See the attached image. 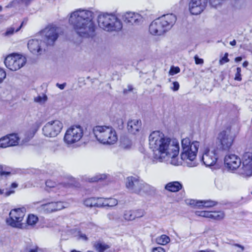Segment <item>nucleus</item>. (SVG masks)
Masks as SVG:
<instances>
[{
    "label": "nucleus",
    "mask_w": 252,
    "mask_h": 252,
    "mask_svg": "<svg viewBox=\"0 0 252 252\" xmlns=\"http://www.w3.org/2000/svg\"><path fill=\"white\" fill-rule=\"evenodd\" d=\"M149 147L153 152V158L158 161H165L168 155L179 154V142L165 137L159 131L152 132L149 135Z\"/></svg>",
    "instance_id": "obj_1"
},
{
    "label": "nucleus",
    "mask_w": 252,
    "mask_h": 252,
    "mask_svg": "<svg viewBox=\"0 0 252 252\" xmlns=\"http://www.w3.org/2000/svg\"><path fill=\"white\" fill-rule=\"evenodd\" d=\"M93 18L94 13L92 11L80 8L71 13L69 22L79 36H93L95 32Z\"/></svg>",
    "instance_id": "obj_2"
},
{
    "label": "nucleus",
    "mask_w": 252,
    "mask_h": 252,
    "mask_svg": "<svg viewBox=\"0 0 252 252\" xmlns=\"http://www.w3.org/2000/svg\"><path fill=\"white\" fill-rule=\"evenodd\" d=\"M176 20L174 14L164 15L151 23L149 26V32L153 35H162L171 29Z\"/></svg>",
    "instance_id": "obj_3"
},
{
    "label": "nucleus",
    "mask_w": 252,
    "mask_h": 252,
    "mask_svg": "<svg viewBox=\"0 0 252 252\" xmlns=\"http://www.w3.org/2000/svg\"><path fill=\"white\" fill-rule=\"evenodd\" d=\"M181 144V159L187 162L188 166H195L196 163L194 162V160L196 157V154L199 146V142L197 141H194L191 143L189 138H185L182 139Z\"/></svg>",
    "instance_id": "obj_4"
},
{
    "label": "nucleus",
    "mask_w": 252,
    "mask_h": 252,
    "mask_svg": "<svg viewBox=\"0 0 252 252\" xmlns=\"http://www.w3.org/2000/svg\"><path fill=\"white\" fill-rule=\"evenodd\" d=\"M126 188L131 192L138 194H149L155 192V189L147 184L139 177L129 176L126 181Z\"/></svg>",
    "instance_id": "obj_5"
},
{
    "label": "nucleus",
    "mask_w": 252,
    "mask_h": 252,
    "mask_svg": "<svg viewBox=\"0 0 252 252\" xmlns=\"http://www.w3.org/2000/svg\"><path fill=\"white\" fill-rule=\"evenodd\" d=\"M93 131L96 140L103 144H113L118 140L116 132L111 127L98 126L93 128Z\"/></svg>",
    "instance_id": "obj_6"
},
{
    "label": "nucleus",
    "mask_w": 252,
    "mask_h": 252,
    "mask_svg": "<svg viewBox=\"0 0 252 252\" xmlns=\"http://www.w3.org/2000/svg\"><path fill=\"white\" fill-rule=\"evenodd\" d=\"M99 27L107 32L118 31L122 28L120 20L114 14L101 13L97 17Z\"/></svg>",
    "instance_id": "obj_7"
},
{
    "label": "nucleus",
    "mask_w": 252,
    "mask_h": 252,
    "mask_svg": "<svg viewBox=\"0 0 252 252\" xmlns=\"http://www.w3.org/2000/svg\"><path fill=\"white\" fill-rule=\"evenodd\" d=\"M83 134L82 127L79 125L73 126L67 129L63 137L64 142L68 146L72 145L79 142Z\"/></svg>",
    "instance_id": "obj_8"
},
{
    "label": "nucleus",
    "mask_w": 252,
    "mask_h": 252,
    "mask_svg": "<svg viewBox=\"0 0 252 252\" xmlns=\"http://www.w3.org/2000/svg\"><path fill=\"white\" fill-rule=\"evenodd\" d=\"M218 146L223 151L229 150L232 146L234 136L231 133V128L227 127L226 129L222 130L218 134L217 138Z\"/></svg>",
    "instance_id": "obj_9"
},
{
    "label": "nucleus",
    "mask_w": 252,
    "mask_h": 252,
    "mask_svg": "<svg viewBox=\"0 0 252 252\" xmlns=\"http://www.w3.org/2000/svg\"><path fill=\"white\" fill-rule=\"evenodd\" d=\"M25 215L24 209L21 208L13 209L9 213V217L6 219V223L12 227L23 228L24 224L22 221Z\"/></svg>",
    "instance_id": "obj_10"
},
{
    "label": "nucleus",
    "mask_w": 252,
    "mask_h": 252,
    "mask_svg": "<svg viewBox=\"0 0 252 252\" xmlns=\"http://www.w3.org/2000/svg\"><path fill=\"white\" fill-rule=\"evenodd\" d=\"M26 63V58L19 54H12L6 57L5 66L11 70L15 71L23 66Z\"/></svg>",
    "instance_id": "obj_11"
},
{
    "label": "nucleus",
    "mask_w": 252,
    "mask_h": 252,
    "mask_svg": "<svg viewBox=\"0 0 252 252\" xmlns=\"http://www.w3.org/2000/svg\"><path fill=\"white\" fill-rule=\"evenodd\" d=\"M242 166L239 173L245 177L252 176V152L245 151L242 155Z\"/></svg>",
    "instance_id": "obj_12"
},
{
    "label": "nucleus",
    "mask_w": 252,
    "mask_h": 252,
    "mask_svg": "<svg viewBox=\"0 0 252 252\" xmlns=\"http://www.w3.org/2000/svg\"><path fill=\"white\" fill-rule=\"evenodd\" d=\"M63 123L59 120L51 121L47 123L42 128L43 134L49 137H55L61 131Z\"/></svg>",
    "instance_id": "obj_13"
},
{
    "label": "nucleus",
    "mask_w": 252,
    "mask_h": 252,
    "mask_svg": "<svg viewBox=\"0 0 252 252\" xmlns=\"http://www.w3.org/2000/svg\"><path fill=\"white\" fill-rule=\"evenodd\" d=\"M41 35L47 46H52L59 37V29L53 26H48L41 32Z\"/></svg>",
    "instance_id": "obj_14"
},
{
    "label": "nucleus",
    "mask_w": 252,
    "mask_h": 252,
    "mask_svg": "<svg viewBox=\"0 0 252 252\" xmlns=\"http://www.w3.org/2000/svg\"><path fill=\"white\" fill-rule=\"evenodd\" d=\"M208 0H190L189 3V10L192 15L200 14L205 9Z\"/></svg>",
    "instance_id": "obj_15"
},
{
    "label": "nucleus",
    "mask_w": 252,
    "mask_h": 252,
    "mask_svg": "<svg viewBox=\"0 0 252 252\" xmlns=\"http://www.w3.org/2000/svg\"><path fill=\"white\" fill-rule=\"evenodd\" d=\"M224 161L228 170L234 171L240 167L242 163V158H240L235 154H228L225 156Z\"/></svg>",
    "instance_id": "obj_16"
},
{
    "label": "nucleus",
    "mask_w": 252,
    "mask_h": 252,
    "mask_svg": "<svg viewBox=\"0 0 252 252\" xmlns=\"http://www.w3.org/2000/svg\"><path fill=\"white\" fill-rule=\"evenodd\" d=\"M64 208L62 202H51L42 204L37 209L39 212L49 214L61 210Z\"/></svg>",
    "instance_id": "obj_17"
},
{
    "label": "nucleus",
    "mask_w": 252,
    "mask_h": 252,
    "mask_svg": "<svg viewBox=\"0 0 252 252\" xmlns=\"http://www.w3.org/2000/svg\"><path fill=\"white\" fill-rule=\"evenodd\" d=\"M217 159L218 157L215 150L211 151L206 149L202 157V160L206 166L214 165L216 163Z\"/></svg>",
    "instance_id": "obj_18"
},
{
    "label": "nucleus",
    "mask_w": 252,
    "mask_h": 252,
    "mask_svg": "<svg viewBox=\"0 0 252 252\" xmlns=\"http://www.w3.org/2000/svg\"><path fill=\"white\" fill-rule=\"evenodd\" d=\"M19 138L16 134H11L0 139V147L5 148L17 145Z\"/></svg>",
    "instance_id": "obj_19"
},
{
    "label": "nucleus",
    "mask_w": 252,
    "mask_h": 252,
    "mask_svg": "<svg viewBox=\"0 0 252 252\" xmlns=\"http://www.w3.org/2000/svg\"><path fill=\"white\" fill-rule=\"evenodd\" d=\"M122 19L124 22L131 25H138L142 21V17L138 13L134 12H126L123 16Z\"/></svg>",
    "instance_id": "obj_20"
},
{
    "label": "nucleus",
    "mask_w": 252,
    "mask_h": 252,
    "mask_svg": "<svg viewBox=\"0 0 252 252\" xmlns=\"http://www.w3.org/2000/svg\"><path fill=\"white\" fill-rule=\"evenodd\" d=\"M41 40L36 38L31 39L29 40L28 47L31 52L34 54H41Z\"/></svg>",
    "instance_id": "obj_21"
},
{
    "label": "nucleus",
    "mask_w": 252,
    "mask_h": 252,
    "mask_svg": "<svg viewBox=\"0 0 252 252\" xmlns=\"http://www.w3.org/2000/svg\"><path fill=\"white\" fill-rule=\"evenodd\" d=\"M141 127V121L140 120L133 119L128 120L127 124V128L129 132L132 134H136Z\"/></svg>",
    "instance_id": "obj_22"
},
{
    "label": "nucleus",
    "mask_w": 252,
    "mask_h": 252,
    "mask_svg": "<svg viewBox=\"0 0 252 252\" xmlns=\"http://www.w3.org/2000/svg\"><path fill=\"white\" fill-rule=\"evenodd\" d=\"M182 188V184L177 181L171 182L166 185L165 189L171 192H177Z\"/></svg>",
    "instance_id": "obj_23"
},
{
    "label": "nucleus",
    "mask_w": 252,
    "mask_h": 252,
    "mask_svg": "<svg viewBox=\"0 0 252 252\" xmlns=\"http://www.w3.org/2000/svg\"><path fill=\"white\" fill-rule=\"evenodd\" d=\"M32 0H13L6 7L27 6Z\"/></svg>",
    "instance_id": "obj_24"
},
{
    "label": "nucleus",
    "mask_w": 252,
    "mask_h": 252,
    "mask_svg": "<svg viewBox=\"0 0 252 252\" xmlns=\"http://www.w3.org/2000/svg\"><path fill=\"white\" fill-rule=\"evenodd\" d=\"M224 217V213L222 211H214L211 212L210 219L220 220H222Z\"/></svg>",
    "instance_id": "obj_25"
},
{
    "label": "nucleus",
    "mask_w": 252,
    "mask_h": 252,
    "mask_svg": "<svg viewBox=\"0 0 252 252\" xmlns=\"http://www.w3.org/2000/svg\"><path fill=\"white\" fill-rule=\"evenodd\" d=\"M156 242L161 245H165L168 243L170 241V238L166 235L163 234L158 237L156 239Z\"/></svg>",
    "instance_id": "obj_26"
},
{
    "label": "nucleus",
    "mask_w": 252,
    "mask_h": 252,
    "mask_svg": "<svg viewBox=\"0 0 252 252\" xmlns=\"http://www.w3.org/2000/svg\"><path fill=\"white\" fill-rule=\"evenodd\" d=\"M95 249L98 252H104L105 251L110 248V246L104 243L98 242L94 245Z\"/></svg>",
    "instance_id": "obj_27"
},
{
    "label": "nucleus",
    "mask_w": 252,
    "mask_h": 252,
    "mask_svg": "<svg viewBox=\"0 0 252 252\" xmlns=\"http://www.w3.org/2000/svg\"><path fill=\"white\" fill-rule=\"evenodd\" d=\"M45 184L46 187L50 188H55L58 186H62L63 187H65L66 186L65 183H59L58 182L54 181L52 180H47Z\"/></svg>",
    "instance_id": "obj_28"
},
{
    "label": "nucleus",
    "mask_w": 252,
    "mask_h": 252,
    "mask_svg": "<svg viewBox=\"0 0 252 252\" xmlns=\"http://www.w3.org/2000/svg\"><path fill=\"white\" fill-rule=\"evenodd\" d=\"M217 204V202L211 200H200L201 207H204L206 208L212 207L216 206Z\"/></svg>",
    "instance_id": "obj_29"
},
{
    "label": "nucleus",
    "mask_w": 252,
    "mask_h": 252,
    "mask_svg": "<svg viewBox=\"0 0 252 252\" xmlns=\"http://www.w3.org/2000/svg\"><path fill=\"white\" fill-rule=\"evenodd\" d=\"M123 217L124 219L127 221H131L135 220L133 210L125 211Z\"/></svg>",
    "instance_id": "obj_30"
},
{
    "label": "nucleus",
    "mask_w": 252,
    "mask_h": 252,
    "mask_svg": "<svg viewBox=\"0 0 252 252\" xmlns=\"http://www.w3.org/2000/svg\"><path fill=\"white\" fill-rule=\"evenodd\" d=\"M38 220V218L37 216L33 214H30L27 218V223L29 225H34L36 223Z\"/></svg>",
    "instance_id": "obj_31"
},
{
    "label": "nucleus",
    "mask_w": 252,
    "mask_h": 252,
    "mask_svg": "<svg viewBox=\"0 0 252 252\" xmlns=\"http://www.w3.org/2000/svg\"><path fill=\"white\" fill-rule=\"evenodd\" d=\"M118 201L113 198H105L104 206L108 207H113L117 205Z\"/></svg>",
    "instance_id": "obj_32"
},
{
    "label": "nucleus",
    "mask_w": 252,
    "mask_h": 252,
    "mask_svg": "<svg viewBox=\"0 0 252 252\" xmlns=\"http://www.w3.org/2000/svg\"><path fill=\"white\" fill-rule=\"evenodd\" d=\"M23 24H24V22H22L21 23V25L18 28H17V29H15L13 27H11L8 28L7 29L6 32L4 33L5 35V36H10V35H12L14 33V32H18L20 30L21 27H22Z\"/></svg>",
    "instance_id": "obj_33"
},
{
    "label": "nucleus",
    "mask_w": 252,
    "mask_h": 252,
    "mask_svg": "<svg viewBox=\"0 0 252 252\" xmlns=\"http://www.w3.org/2000/svg\"><path fill=\"white\" fill-rule=\"evenodd\" d=\"M84 205L87 207H96V198H89L85 200Z\"/></svg>",
    "instance_id": "obj_34"
},
{
    "label": "nucleus",
    "mask_w": 252,
    "mask_h": 252,
    "mask_svg": "<svg viewBox=\"0 0 252 252\" xmlns=\"http://www.w3.org/2000/svg\"><path fill=\"white\" fill-rule=\"evenodd\" d=\"M34 101L39 103L40 104L44 103L47 100V96L45 94H42V95H38L34 97Z\"/></svg>",
    "instance_id": "obj_35"
},
{
    "label": "nucleus",
    "mask_w": 252,
    "mask_h": 252,
    "mask_svg": "<svg viewBox=\"0 0 252 252\" xmlns=\"http://www.w3.org/2000/svg\"><path fill=\"white\" fill-rule=\"evenodd\" d=\"M134 219L140 218L145 214V212L143 209L133 210Z\"/></svg>",
    "instance_id": "obj_36"
},
{
    "label": "nucleus",
    "mask_w": 252,
    "mask_h": 252,
    "mask_svg": "<svg viewBox=\"0 0 252 252\" xmlns=\"http://www.w3.org/2000/svg\"><path fill=\"white\" fill-rule=\"evenodd\" d=\"M178 154L174 155V156H172V155H168L165 160H167V159L168 158H171V164L174 165H178L180 164V162L178 161V159L177 158V157L178 156Z\"/></svg>",
    "instance_id": "obj_37"
},
{
    "label": "nucleus",
    "mask_w": 252,
    "mask_h": 252,
    "mask_svg": "<svg viewBox=\"0 0 252 252\" xmlns=\"http://www.w3.org/2000/svg\"><path fill=\"white\" fill-rule=\"evenodd\" d=\"M106 176L104 174L97 175L90 179V182H95L106 179Z\"/></svg>",
    "instance_id": "obj_38"
},
{
    "label": "nucleus",
    "mask_w": 252,
    "mask_h": 252,
    "mask_svg": "<svg viewBox=\"0 0 252 252\" xmlns=\"http://www.w3.org/2000/svg\"><path fill=\"white\" fill-rule=\"evenodd\" d=\"M187 204L190 205L192 206L201 207L200 200H196L194 199H188L186 200Z\"/></svg>",
    "instance_id": "obj_39"
},
{
    "label": "nucleus",
    "mask_w": 252,
    "mask_h": 252,
    "mask_svg": "<svg viewBox=\"0 0 252 252\" xmlns=\"http://www.w3.org/2000/svg\"><path fill=\"white\" fill-rule=\"evenodd\" d=\"M195 214L197 216H200V217H202L210 219V215L211 214V212L205 211H196L195 212Z\"/></svg>",
    "instance_id": "obj_40"
},
{
    "label": "nucleus",
    "mask_w": 252,
    "mask_h": 252,
    "mask_svg": "<svg viewBox=\"0 0 252 252\" xmlns=\"http://www.w3.org/2000/svg\"><path fill=\"white\" fill-rule=\"evenodd\" d=\"M180 71V69L178 66H172L169 70V73L170 75H174L178 73Z\"/></svg>",
    "instance_id": "obj_41"
},
{
    "label": "nucleus",
    "mask_w": 252,
    "mask_h": 252,
    "mask_svg": "<svg viewBox=\"0 0 252 252\" xmlns=\"http://www.w3.org/2000/svg\"><path fill=\"white\" fill-rule=\"evenodd\" d=\"M104 198H96V207H105L104 206Z\"/></svg>",
    "instance_id": "obj_42"
},
{
    "label": "nucleus",
    "mask_w": 252,
    "mask_h": 252,
    "mask_svg": "<svg viewBox=\"0 0 252 252\" xmlns=\"http://www.w3.org/2000/svg\"><path fill=\"white\" fill-rule=\"evenodd\" d=\"M241 68L240 67H237L236 69V73L235 75L234 79L236 81H240L242 80L241 78Z\"/></svg>",
    "instance_id": "obj_43"
},
{
    "label": "nucleus",
    "mask_w": 252,
    "mask_h": 252,
    "mask_svg": "<svg viewBox=\"0 0 252 252\" xmlns=\"http://www.w3.org/2000/svg\"><path fill=\"white\" fill-rule=\"evenodd\" d=\"M228 53H226L224 54V56L223 57H222L220 60V64H223L224 63H227L229 62V60L228 58Z\"/></svg>",
    "instance_id": "obj_44"
},
{
    "label": "nucleus",
    "mask_w": 252,
    "mask_h": 252,
    "mask_svg": "<svg viewBox=\"0 0 252 252\" xmlns=\"http://www.w3.org/2000/svg\"><path fill=\"white\" fill-rule=\"evenodd\" d=\"M6 77V73L2 68H0V83L2 82L3 79Z\"/></svg>",
    "instance_id": "obj_45"
},
{
    "label": "nucleus",
    "mask_w": 252,
    "mask_h": 252,
    "mask_svg": "<svg viewBox=\"0 0 252 252\" xmlns=\"http://www.w3.org/2000/svg\"><path fill=\"white\" fill-rule=\"evenodd\" d=\"M133 89V88L132 85H128L127 86V88L124 89L123 93L124 94H127L129 92H131Z\"/></svg>",
    "instance_id": "obj_46"
},
{
    "label": "nucleus",
    "mask_w": 252,
    "mask_h": 252,
    "mask_svg": "<svg viewBox=\"0 0 252 252\" xmlns=\"http://www.w3.org/2000/svg\"><path fill=\"white\" fill-rule=\"evenodd\" d=\"M194 60L196 64H202L203 63V60L202 59L199 58L197 55L194 56Z\"/></svg>",
    "instance_id": "obj_47"
},
{
    "label": "nucleus",
    "mask_w": 252,
    "mask_h": 252,
    "mask_svg": "<svg viewBox=\"0 0 252 252\" xmlns=\"http://www.w3.org/2000/svg\"><path fill=\"white\" fill-rule=\"evenodd\" d=\"M173 87L171 88V89L174 91H177L179 89V84L178 82H174L173 83Z\"/></svg>",
    "instance_id": "obj_48"
},
{
    "label": "nucleus",
    "mask_w": 252,
    "mask_h": 252,
    "mask_svg": "<svg viewBox=\"0 0 252 252\" xmlns=\"http://www.w3.org/2000/svg\"><path fill=\"white\" fill-rule=\"evenodd\" d=\"M152 251L153 252H165V250L160 247H158L153 248Z\"/></svg>",
    "instance_id": "obj_49"
},
{
    "label": "nucleus",
    "mask_w": 252,
    "mask_h": 252,
    "mask_svg": "<svg viewBox=\"0 0 252 252\" xmlns=\"http://www.w3.org/2000/svg\"><path fill=\"white\" fill-rule=\"evenodd\" d=\"M232 245L234 246H235V247H238V248H240L241 250L240 251H237L238 252H242L244 250V246H243L242 245H240L239 244H234Z\"/></svg>",
    "instance_id": "obj_50"
},
{
    "label": "nucleus",
    "mask_w": 252,
    "mask_h": 252,
    "mask_svg": "<svg viewBox=\"0 0 252 252\" xmlns=\"http://www.w3.org/2000/svg\"><path fill=\"white\" fill-rule=\"evenodd\" d=\"M66 85V84L65 83H63V84H60L59 83H57L56 84V86L59 88H60L61 90H63L64 89L65 86Z\"/></svg>",
    "instance_id": "obj_51"
},
{
    "label": "nucleus",
    "mask_w": 252,
    "mask_h": 252,
    "mask_svg": "<svg viewBox=\"0 0 252 252\" xmlns=\"http://www.w3.org/2000/svg\"><path fill=\"white\" fill-rule=\"evenodd\" d=\"M219 0H209V1L211 5H217L218 3H219Z\"/></svg>",
    "instance_id": "obj_52"
},
{
    "label": "nucleus",
    "mask_w": 252,
    "mask_h": 252,
    "mask_svg": "<svg viewBox=\"0 0 252 252\" xmlns=\"http://www.w3.org/2000/svg\"><path fill=\"white\" fill-rule=\"evenodd\" d=\"M197 252H216V251L215 250L207 249L205 250L198 251Z\"/></svg>",
    "instance_id": "obj_53"
},
{
    "label": "nucleus",
    "mask_w": 252,
    "mask_h": 252,
    "mask_svg": "<svg viewBox=\"0 0 252 252\" xmlns=\"http://www.w3.org/2000/svg\"><path fill=\"white\" fill-rule=\"evenodd\" d=\"M10 172H5V171H0V176H4V175H5V176H7V175H10Z\"/></svg>",
    "instance_id": "obj_54"
},
{
    "label": "nucleus",
    "mask_w": 252,
    "mask_h": 252,
    "mask_svg": "<svg viewBox=\"0 0 252 252\" xmlns=\"http://www.w3.org/2000/svg\"><path fill=\"white\" fill-rule=\"evenodd\" d=\"M79 236H80V237L82 238L83 239H84L85 240H87V237L85 234H80Z\"/></svg>",
    "instance_id": "obj_55"
},
{
    "label": "nucleus",
    "mask_w": 252,
    "mask_h": 252,
    "mask_svg": "<svg viewBox=\"0 0 252 252\" xmlns=\"http://www.w3.org/2000/svg\"><path fill=\"white\" fill-rule=\"evenodd\" d=\"M242 60V58L241 57H236L235 59V61L236 62H240Z\"/></svg>",
    "instance_id": "obj_56"
},
{
    "label": "nucleus",
    "mask_w": 252,
    "mask_h": 252,
    "mask_svg": "<svg viewBox=\"0 0 252 252\" xmlns=\"http://www.w3.org/2000/svg\"><path fill=\"white\" fill-rule=\"evenodd\" d=\"M236 44V40L234 39L233 41L230 42V44L232 46H235Z\"/></svg>",
    "instance_id": "obj_57"
},
{
    "label": "nucleus",
    "mask_w": 252,
    "mask_h": 252,
    "mask_svg": "<svg viewBox=\"0 0 252 252\" xmlns=\"http://www.w3.org/2000/svg\"><path fill=\"white\" fill-rule=\"evenodd\" d=\"M13 192H14V191H7L6 192H5V195L6 196H8L10 195L11 193H12Z\"/></svg>",
    "instance_id": "obj_58"
},
{
    "label": "nucleus",
    "mask_w": 252,
    "mask_h": 252,
    "mask_svg": "<svg viewBox=\"0 0 252 252\" xmlns=\"http://www.w3.org/2000/svg\"><path fill=\"white\" fill-rule=\"evenodd\" d=\"M249 64V63L247 61H245L243 63V66L244 67H246Z\"/></svg>",
    "instance_id": "obj_59"
},
{
    "label": "nucleus",
    "mask_w": 252,
    "mask_h": 252,
    "mask_svg": "<svg viewBox=\"0 0 252 252\" xmlns=\"http://www.w3.org/2000/svg\"><path fill=\"white\" fill-rule=\"evenodd\" d=\"M11 187L13 188H15L17 187V184L16 183H13L11 184Z\"/></svg>",
    "instance_id": "obj_60"
},
{
    "label": "nucleus",
    "mask_w": 252,
    "mask_h": 252,
    "mask_svg": "<svg viewBox=\"0 0 252 252\" xmlns=\"http://www.w3.org/2000/svg\"><path fill=\"white\" fill-rule=\"evenodd\" d=\"M113 216V214H109L107 216L109 219H111V217Z\"/></svg>",
    "instance_id": "obj_61"
},
{
    "label": "nucleus",
    "mask_w": 252,
    "mask_h": 252,
    "mask_svg": "<svg viewBox=\"0 0 252 252\" xmlns=\"http://www.w3.org/2000/svg\"><path fill=\"white\" fill-rule=\"evenodd\" d=\"M4 193V190L0 189V194H2Z\"/></svg>",
    "instance_id": "obj_62"
},
{
    "label": "nucleus",
    "mask_w": 252,
    "mask_h": 252,
    "mask_svg": "<svg viewBox=\"0 0 252 252\" xmlns=\"http://www.w3.org/2000/svg\"><path fill=\"white\" fill-rule=\"evenodd\" d=\"M120 122L122 123V124H123V121L122 119L120 120Z\"/></svg>",
    "instance_id": "obj_63"
},
{
    "label": "nucleus",
    "mask_w": 252,
    "mask_h": 252,
    "mask_svg": "<svg viewBox=\"0 0 252 252\" xmlns=\"http://www.w3.org/2000/svg\"><path fill=\"white\" fill-rule=\"evenodd\" d=\"M2 9V7L0 5V11H1Z\"/></svg>",
    "instance_id": "obj_64"
}]
</instances>
